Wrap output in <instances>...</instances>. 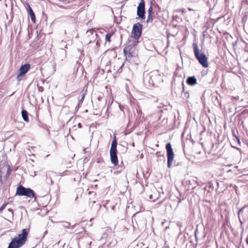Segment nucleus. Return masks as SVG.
Listing matches in <instances>:
<instances>
[{
  "mask_svg": "<svg viewBox=\"0 0 248 248\" xmlns=\"http://www.w3.org/2000/svg\"><path fill=\"white\" fill-rule=\"evenodd\" d=\"M233 188L235 189V191L236 194H238L237 189L236 188V186H235V187L233 186Z\"/></svg>",
  "mask_w": 248,
  "mask_h": 248,
  "instance_id": "27",
  "label": "nucleus"
},
{
  "mask_svg": "<svg viewBox=\"0 0 248 248\" xmlns=\"http://www.w3.org/2000/svg\"><path fill=\"white\" fill-rule=\"evenodd\" d=\"M117 141L116 140V138H114V139L112 140L111 145V148L110 150V153H117Z\"/></svg>",
  "mask_w": 248,
  "mask_h": 248,
  "instance_id": "15",
  "label": "nucleus"
},
{
  "mask_svg": "<svg viewBox=\"0 0 248 248\" xmlns=\"http://www.w3.org/2000/svg\"><path fill=\"white\" fill-rule=\"evenodd\" d=\"M8 202H5L3 203L2 206L0 207V214L2 213L3 209L6 207V205L8 204Z\"/></svg>",
  "mask_w": 248,
  "mask_h": 248,
  "instance_id": "21",
  "label": "nucleus"
},
{
  "mask_svg": "<svg viewBox=\"0 0 248 248\" xmlns=\"http://www.w3.org/2000/svg\"><path fill=\"white\" fill-rule=\"evenodd\" d=\"M179 12H181L182 14H184L185 13V9L184 8L181 9L179 10Z\"/></svg>",
  "mask_w": 248,
  "mask_h": 248,
  "instance_id": "23",
  "label": "nucleus"
},
{
  "mask_svg": "<svg viewBox=\"0 0 248 248\" xmlns=\"http://www.w3.org/2000/svg\"><path fill=\"white\" fill-rule=\"evenodd\" d=\"M11 171H12V170H11L10 166L9 165H8L7 166V172L6 174V177H9L10 176V175L11 173Z\"/></svg>",
  "mask_w": 248,
  "mask_h": 248,
  "instance_id": "20",
  "label": "nucleus"
},
{
  "mask_svg": "<svg viewBox=\"0 0 248 248\" xmlns=\"http://www.w3.org/2000/svg\"><path fill=\"white\" fill-rule=\"evenodd\" d=\"M95 201H93V203H95Z\"/></svg>",
  "mask_w": 248,
  "mask_h": 248,
  "instance_id": "31",
  "label": "nucleus"
},
{
  "mask_svg": "<svg viewBox=\"0 0 248 248\" xmlns=\"http://www.w3.org/2000/svg\"><path fill=\"white\" fill-rule=\"evenodd\" d=\"M193 51L196 59L198 60L199 63L205 68L208 66L207 58L204 54L200 53L198 49V46L197 43L193 44Z\"/></svg>",
  "mask_w": 248,
  "mask_h": 248,
  "instance_id": "4",
  "label": "nucleus"
},
{
  "mask_svg": "<svg viewBox=\"0 0 248 248\" xmlns=\"http://www.w3.org/2000/svg\"><path fill=\"white\" fill-rule=\"evenodd\" d=\"M28 14L30 16L31 19L33 23H35L36 21V17L35 14L30 6V5H28Z\"/></svg>",
  "mask_w": 248,
  "mask_h": 248,
  "instance_id": "14",
  "label": "nucleus"
},
{
  "mask_svg": "<svg viewBox=\"0 0 248 248\" xmlns=\"http://www.w3.org/2000/svg\"><path fill=\"white\" fill-rule=\"evenodd\" d=\"M137 15L142 19L145 18V2L141 0L137 8Z\"/></svg>",
  "mask_w": 248,
  "mask_h": 248,
  "instance_id": "8",
  "label": "nucleus"
},
{
  "mask_svg": "<svg viewBox=\"0 0 248 248\" xmlns=\"http://www.w3.org/2000/svg\"><path fill=\"white\" fill-rule=\"evenodd\" d=\"M30 231V228L22 229L21 233L12 239L7 248H20L24 246L27 241Z\"/></svg>",
  "mask_w": 248,
  "mask_h": 248,
  "instance_id": "1",
  "label": "nucleus"
},
{
  "mask_svg": "<svg viewBox=\"0 0 248 248\" xmlns=\"http://www.w3.org/2000/svg\"><path fill=\"white\" fill-rule=\"evenodd\" d=\"M110 160L111 163L116 166L118 165V160L117 153H110Z\"/></svg>",
  "mask_w": 248,
  "mask_h": 248,
  "instance_id": "12",
  "label": "nucleus"
},
{
  "mask_svg": "<svg viewBox=\"0 0 248 248\" xmlns=\"http://www.w3.org/2000/svg\"><path fill=\"white\" fill-rule=\"evenodd\" d=\"M78 127L79 128H81L82 127V124H81V123H79L78 124Z\"/></svg>",
  "mask_w": 248,
  "mask_h": 248,
  "instance_id": "26",
  "label": "nucleus"
},
{
  "mask_svg": "<svg viewBox=\"0 0 248 248\" xmlns=\"http://www.w3.org/2000/svg\"><path fill=\"white\" fill-rule=\"evenodd\" d=\"M155 156L157 157V158H162L163 159H164V155H163V154H162L161 153V152L160 151H157L156 153H155Z\"/></svg>",
  "mask_w": 248,
  "mask_h": 248,
  "instance_id": "19",
  "label": "nucleus"
},
{
  "mask_svg": "<svg viewBox=\"0 0 248 248\" xmlns=\"http://www.w3.org/2000/svg\"><path fill=\"white\" fill-rule=\"evenodd\" d=\"M125 46L124 49V52L126 60L129 62H135L138 59V52L135 45L134 42Z\"/></svg>",
  "mask_w": 248,
  "mask_h": 248,
  "instance_id": "2",
  "label": "nucleus"
},
{
  "mask_svg": "<svg viewBox=\"0 0 248 248\" xmlns=\"http://www.w3.org/2000/svg\"><path fill=\"white\" fill-rule=\"evenodd\" d=\"M148 16L146 19L147 23H152L153 21L154 18H155V13L153 10V7L151 5L148 9Z\"/></svg>",
  "mask_w": 248,
  "mask_h": 248,
  "instance_id": "10",
  "label": "nucleus"
},
{
  "mask_svg": "<svg viewBox=\"0 0 248 248\" xmlns=\"http://www.w3.org/2000/svg\"><path fill=\"white\" fill-rule=\"evenodd\" d=\"M233 144L235 146H233V148L238 149V146H240V140L239 138L233 134Z\"/></svg>",
  "mask_w": 248,
  "mask_h": 248,
  "instance_id": "16",
  "label": "nucleus"
},
{
  "mask_svg": "<svg viewBox=\"0 0 248 248\" xmlns=\"http://www.w3.org/2000/svg\"><path fill=\"white\" fill-rule=\"evenodd\" d=\"M38 90H39V92H43V90H44V88H43V87H39L38 88Z\"/></svg>",
  "mask_w": 248,
  "mask_h": 248,
  "instance_id": "24",
  "label": "nucleus"
},
{
  "mask_svg": "<svg viewBox=\"0 0 248 248\" xmlns=\"http://www.w3.org/2000/svg\"><path fill=\"white\" fill-rule=\"evenodd\" d=\"M84 97H85V94L84 93L83 94V95H82V97L80 100V102H83V101L84 100Z\"/></svg>",
  "mask_w": 248,
  "mask_h": 248,
  "instance_id": "25",
  "label": "nucleus"
},
{
  "mask_svg": "<svg viewBox=\"0 0 248 248\" xmlns=\"http://www.w3.org/2000/svg\"><path fill=\"white\" fill-rule=\"evenodd\" d=\"M142 30V25L140 23L134 24L131 32L129 43L134 42L137 45L139 42V40L141 36Z\"/></svg>",
  "mask_w": 248,
  "mask_h": 248,
  "instance_id": "3",
  "label": "nucleus"
},
{
  "mask_svg": "<svg viewBox=\"0 0 248 248\" xmlns=\"http://www.w3.org/2000/svg\"><path fill=\"white\" fill-rule=\"evenodd\" d=\"M238 216L241 222H242L240 218L241 217L244 218V220L248 219V205L242 208L239 211Z\"/></svg>",
  "mask_w": 248,
  "mask_h": 248,
  "instance_id": "9",
  "label": "nucleus"
},
{
  "mask_svg": "<svg viewBox=\"0 0 248 248\" xmlns=\"http://www.w3.org/2000/svg\"><path fill=\"white\" fill-rule=\"evenodd\" d=\"M94 32V30L93 29H90L89 30L87 31V33H91L92 34H93Z\"/></svg>",
  "mask_w": 248,
  "mask_h": 248,
  "instance_id": "22",
  "label": "nucleus"
},
{
  "mask_svg": "<svg viewBox=\"0 0 248 248\" xmlns=\"http://www.w3.org/2000/svg\"><path fill=\"white\" fill-rule=\"evenodd\" d=\"M114 32H110L107 34H106L105 36V41L106 42H108L110 43L111 42V37L113 35Z\"/></svg>",
  "mask_w": 248,
  "mask_h": 248,
  "instance_id": "18",
  "label": "nucleus"
},
{
  "mask_svg": "<svg viewBox=\"0 0 248 248\" xmlns=\"http://www.w3.org/2000/svg\"><path fill=\"white\" fill-rule=\"evenodd\" d=\"M188 10L189 11H192L193 10L192 9H191L190 8H188Z\"/></svg>",
  "mask_w": 248,
  "mask_h": 248,
  "instance_id": "28",
  "label": "nucleus"
},
{
  "mask_svg": "<svg viewBox=\"0 0 248 248\" xmlns=\"http://www.w3.org/2000/svg\"><path fill=\"white\" fill-rule=\"evenodd\" d=\"M166 149L167 156V166L168 168H170L172 166L175 156L170 142L168 143L166 145Z\"/></svg>",
  "mask_w": 248,
  "mask_h": 248,
  "instance_id": "6",
  "label": "nucleus"
},
{
  "mask_svg": "<svg viewBox=\"0 0 248 248\" xmlns=\"http://www.w3.org/2000/svg\"><path fill=\"white\" fill-rule=\"evenodd\" d=\"M31 67V65L29 63L25 64L24 65H21L20 68L19 69V73L17 76V78L20 76H23L27 73L28 71L30 70Z\"/></svg>",
  "mask_w": 248,
  "mask_h": 248,
  "instance_id": "11",
  "label": "nucleus"
},
{
  "mask_svg": "<svg viewBox=\"0 0 248 248\" xmlns=\"http://www.w3.org/2000/svg\"><path fill=\"white\" fill-rule=\"evenodd\" d=\"M22 116L23 119V120L26 122H28L29 121V118H28V112L25 110H22L21 112Z\"/></svg>",
  "mask_w": 248,
  "mask_h": 248,
  "instance_id": "17",
  "label": "nucleus"
},
{
  "mask_svg": "<svg viewBox=\"0 0 248 248\" xmlns=\"http://www.w3.org/2000/svg\"><path fill=\"white\" fill-rule=\"evenodd\" d=\"M149 78V83L152 86H155L160 80V75L158 70L151 72L147 76Z\"/></svg>",
  "mask_w": 248,
  "mask_h": 248,
  "instance_id": "7",
  "label": "nucleus"
},
{
  "mask_svg": "<svg viewBox=\"0 0 248 248\" xmlns=\"http://www.w3.org/2000/svg\"><path fill=\"white\" fill-rule=\"evenodd\" d=\"M184 90H185V88H184V84H183V91H184Z\"/></svg>",
  "mask_w": 248,
  "mask_h": 248,
  "instance_id": "29",
  "label": "nucleus"
},
{
  "mask_svg": "<svg viewBox=\"0 0 248 248\" xmlns=\"http://www.w3.org/2000/svg\"><path fill=\"white\" fill-rule=\"evenodd\" d=\"M92 193H94V192L93 191V192H92ZM91 191H90V192H89V194H91Z\"/></svg>",
  "mask_w": 248,
  "mask_h": 248,
  "instance_id": "30",
  "label": "nucleus"
},
{
  "mask_svg": "<svg viewBox=\"0 0 248 248\" xmlns=\"http://www.w3.org/2000/svg\"><path fill=\"white\" fill-rule=\"evenodd\" d=\"M186 83L188 85L193 86L197 83V80L194 76L189 77L186 79Z\"/></svg>",
  "mask_w": 248,
  "mask_h": 248,
  "instance_id": "13",
  "label": "nucleus"
},
{
  "mask_svg": "<svg viewBox=\"0 0 248 248\" xmlns=\"http://www.w3.org/2000/svg\"><path fill=\"white\" fill-rule=\"evenodd\" d=\"M16 195L25 196L29 198H33L35 197V193L32 189L25 188L22 186H19L17 187Z\"/></svg>",
  "mask_w": 248,
  "mask_h": 248,
  "instance_id": "5",
  "label": "nucleus"
}]
</instances>
